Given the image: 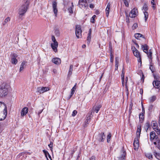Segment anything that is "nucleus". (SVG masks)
Returning a JSON list of instances; mask_svg holds the SVG:
<instances>
[{
  "label": "nucleus",
  "mask_w": 160,
  "mask_h": 160,
  "mask_svg": "<svg viewBox=\"0 0 160 160\" xmlns=\"http://www.w3.org/2000/svg\"><path fill=\"white\" fill-rule=\"evenodd\" d=\"M7 114V108L4 102H0V121L4 120Z\"/></svg>",
  "instance_id": "f257e3e1"
},
{
  "label": "nucleus",
  "mask_w": 160,
  "mask_h": 160,
  "mask_svg": "<svg viewBox=\"0 0 160 160\" xmlns=\"http://www.w3.org/2000/svg\"><path fill=\"white\" fill-rule=\"evenodd\" d=\"M24 3L19 9L18 14L20 16H22L26 12L29 6V2L28 0H26Z\"/></svg>",
  "instance_id": "f03ea898"
},
{
  "label": "nucleus",
  "mask_w": 160,
  "mask_h": 160,
  "mask_svg": "<svg viewBox=\"0 0 160 160\" xmlns=\"http://www.w3.org/2000/svg\"><path fill=\"white\" fill-rule=\"evenodd\" d=\"M64 5L63 9L65 11H66L67 9L69 13L72 14L73 13L72 9L74 6L72 2L71 3L70 2L65 1L64 2Z\"/></svg>",
  "instance_id": "7ed1b4c3"
},
{
  "label": "nucleus",
  "mask_w": 160,
  "mask_h": 160,
  "mask_svg": "<svg viewBox=\"0 0 160 160\" xmlns=\"http://www.w3.org/2000/svg\"><path fill=\"white\" fill-rule=\"evenodd\" d=\"M8 86L5 83H2L0 86V97L6 95L8 93Z\"/></svg>",
  "instance_id": "20e7f679"
},
{
  "label": "nucleus",
  "mask_w": 160,
  "mask_h": 160,
  "mask_svg": "<svg viewBox=\"0 0 160 160\" xmlns=\"http://www.w3.org/2000/svg\"><path fill=\"white\" fill-rule=\"evenodd\" d=\"M52 40L53 43H51V47L53 51L55 52H58L57 48L58 46V43L56 41L55 37L53 35L52 36Z\"/></svg>",
  "instance_id": "39448f33"
},
{
  "label": "nucleus",
  "mask_w": 160,
  "mask_h": 160,
  "mask_svg": "<svg viewBox=\"0 0 160 160\" xmlns=\"http://www.w3.org/2000/svg\"><path fill=\"white\" fill-rule=\"evenodd\" d=\"M151 125L154 130L156 132L157 134L160 135V127L158 126L157 122L155 121H153L151 122Z\"/></svg>",
  "instance_id": "423d86ee"
},
{
  "label": "nucleus",
  "mask_w": 160,
  "mask_h": 160,
  "mask_svg": "<svg viewBox=\"0 0 160 160\" xmlns=\"http://www.w3.org/2000/svg\"><path fill=\"white\" fill-rule=\"evenodd\" d=\"M75 34L77 37L79 38L82 37V30L80 25H77L75 26Z\"/></svg>",
  "instance_id": "0eeeda50"
},
{
  "label": "nucleus",
  "mask_w": 160,
  "mask_h": 160,
  "mask_svg": "<svg viewBox=\"0 0 160 160\" xmlns=\"http://www.w3.org/2000/svg\"><path fill=\"white\" fill-rule=\"evenodd\" d=\"M78 5L81 8L87 9L88 7L87 0H79Z\"/></svg>",
  "instance_id": "6e6552de"
},
{
  "label": "nucleus",
  "mask_w": 160,
  "mask_h": 160,
  "mask_svg": "<svg viewBox=\"0 0 160 160\" xmlns=\"http://www.w3.org/2000/svg\"><path fill=\"white\" fill-rule=\"evenodd\" d=\"M150 140L151 141L153 142L156 141L157 140L159 139L158 136L156 135L155 132L154 131L151 132L150 133Z\"/></svg>",
  "instance_id": "1a4fd4ad"
},
{
  "label": "nucleus",
  "mask_w": 160,
  "mask_h": 160,
  "mask_svg": "<svg viewBox=\"0 0 160 160\" xmlns=\"http://www.w3.org/2000/svg\"><path fill=\"white\" fill-rule=\"evenodd\" d=\"M50 88L47 87H39L37 88V92L40 93H42L49 90Z\"/></svg>",
  "instance_id": "9d476101"
},
{
  "label": "nucleus",
  "mask_w": 160,
  "mask_h": 160,
  "mask_svg": "<svg viewBox=\"0 0 160 160\" xmlns=\"http://www.w3.org/2000/svg\"><path fill=\"white\" fill-rule=\"evenodd\" d=\"M106 138L104 133L102 132L99 134L97 136L96 139L100 142H103Z\"/></svg>",
  "instance_id": "9b49d317"
},
{
  "label": "nucleus",
  "mask_w": 160,
  "mask_h": 160,
  "mask_svg": "<svg viewBox=\"0 0 160 160\" xmlns=\"http://www.w3.org/2000/svg\"><path fill=\"white\" fill-rule=\"evenodd\" d=\"M57 4V2L56 1H53L52 2L53 11L56 17L57 16L58 12Z\"/></svg>",
  "instance_id": "f8f14e48"
},
{
  "label": "nucleus",
  "mask_w": 160,
  "mask_h": 160,
  "mask_svg": "<svg viewBox=\"0 0 160 160\" xmlns=\"http://www.w3.org/2000/svg\"><path fill=\"white\" fill-rule=\"evenodd\" d=\"M12 57L11 59V63L14 64H16L18 62V60L16 58L18 57L17 54L14 53H12L11 54Z\"/></svg>",
  "instance_id": "ddd939ff"
},
{
  "label": "nucleus",
  "mask_w": 160,
  "mask_h": 160,
  "mask_svg": "<svg viewBox=\"0 0 160 160\" xmlns=\"http://www.w3.org/2000/svg\"><path fill=\"white\" fill-rule=\"evenodd\" d=\"M138 12V10L136 8H133L130 12L129 14V17L131 18L135 17Z\"/></svg>",
  "instance_id": "4468645a"
},
{
  "label": "nucleus",
  "mask_w": 160,
  "mask_h": 160,
  "mask_svg": "<svg viewBox=\"0 0 160 160\" xmlns=\"http://www.w3.org/2000/svg\"><path fill=\"white\" fill-rule=\"evenodd\" d=\"M154 88L160 90V81L158 80H154L152 83Z\"/></svg>",
  "instance_id": "2eb2a0df"
},
{
  "label": "nucleus",
  "mask_w": 160,
  "mask_h": 160,
  "mask_svg": "<svg viewBox=\"0 0 160 160\" xmlns=\"http://www.w3.org/2000/svg\"><path fill=\"white\" fill-rule=\"evenodd\" d=\"M134 55L137 58H138V62L141 63V55L140 52L137 50L136 51L133 52Z\"/></svg>",
  "instance_id": "dca6fc26"
},
{
  "label": "nucleus",
  "mask_w": 160,
  "mask_h": 160,
  "mask_svg": "<svg viewBox=\"0 0 160 160\" xmlns=\"http://www.w3.org/2000/svg\"><path fill=\"white\" fill-rule=\"evenodd\" d=\"M28 108L27 107H25L22 108L21 111V116L23 117L28 112Z\"/></svg>",
  "instance_id": "f3484780"
},
{
  "label": "nucleus",
  "mask_w": 160,
  "mask_h": 160,
  "mask_svg": "<svg viewBox=\"0 0 160 160\" xmlns=\"http://www.w3.org/2000/svg\"><path fill=\"white\" fill-rule=\"evenodd\" d=\"M52 62L54 64L57 65L60 64L61 63V59L58 58H53L52 59Z\"/></svg>",
  "instance_id": "a211bd4d"
},
{
  "label": "nucleus",
  "mask_w": 160,
  "mask_h": 160,
  "mask_svg": "<svg viewBox=\"0 0 160 160\" xmlns=\"http://www.w3.org/2000/svg\"><path fill=\"white\" fill-rule=\"evenodd\" d=\"M133 145L135 150H138L139 148L138 140L137 138H135L133 143Z\"/></svg>",
  "instance_id": "6ab92c4d"
},
{
  "label": "nucleus",
  "mask_w": 160,
  "mask_h": 160,
  "mask_svg": "<svg viewBox=\"0 0 160 160\" xmlns=\"http://www.w3.org/2000/svg\"><path fill=\"white\" fill-rule=\"evenodd\" d=\"M92 34V29L91 28H90L89 29V32L88 34V36L87 37V43L89 44L91 41V35Z\"/></svg>",
  "instance_id": "aec40b11"
},
{
  "label": "nucleus",
  "mask_w": 160,
  "mask_h": 160,
  "mask_svg": "<svg viewBox=\"0 0 160 160\" xmlns=\"http://www.w3.org/2000/svg\"><path fill=\"white\" fill-rule=\"evenodd\" d=\"M76 85H77V83H76L74 87L72 88V89L71 90V94L70 95V96L69 97L68 99H70L71 97H72L74 93V92L76 90Z\"/></svg>",
  "instance_id": "412c9836"
},
{
  "label": "nucleus",
  "mask_w": 160,
  "mask_h": 160,
  "mask_svg": "<svg viewBox=\"0 0 160 160\" xmlns=\"http://www.w3.org/2000/svg\"><path fill=\"white\" fill-rule=\"evenodd\" d=\"M153 143L156 147L160 150V140L158 139L156 141L153 142Z\"/></svg>",
  "instance_id": "4be33fe9"
},
{
  "label": "nucleus",
  "mask_w": 160,
  "mask_h": 160,
  "mask_svg": "<svg viewBox=\"0 0 160 160\" xmlns=\"http://www.w3.org/2000/svg\"><path fill=\"white\" fill-rule=\"evenodd\" d=\"M142 48L144 52L145 53H148L149 48L148 46L146 44H145L144 45H142Z\"/></svg>",
  "instance_id": "5701e85b"
},
{
  "label": "nucleus",
  "mask_w": 160,
  "mask_h": 160,
  "mask_svg": "<svg viewBox=\"0 0 160 160\" xmlns=\"http://www.w3.org/2000/svg\"><path fill=\"white\" fill-rule=\"evenodd\" d=\"M115 70H117L118 69V63H119V58L118 57H116L115 58Z\"/></svg>",
  "instance_id": "b1692460"
},
{
  "label": "nucleus",
  "mask_w": 160,
  "mask_h": 160,
  "mask_svg": "<svg viewBox=\"0 0 160 160\" xmlns=\"http://www.w3.org/2000/svg\"><path fill=\"white\" fill-rule=\"evenodd\" d=\"M110 8V3H108L106 8V16L108 17L109 15V10Z\"/></svg>",
  "instance_id": "393cba45"
},
{
  "label": "nucleus",
  "mask_w": 160,
  "mask_h": 160,
  "mask_svg": "<svg viewBox=\"0 0 160 160\" xmlns=\"http://www.w3.org/2000/svg\"><path fill=\"white\" fill-rule=\"evenodd\" d=\"M101 107V106L100 105H98L97 106H94L93 108V110H94L96 113H98Z\"/></svg>",
  "instance_id": "a878e982"
},
{
  "label": "nucleus",
  "mask_w": 160,
  "mask_h": 160,
  "mask_svg": "<svg viewBox=\"0 0 160 160\" xmlns=\"http://www.w3.org/2000/svg\"><path fill=\"white\" fill-rule=\"evenodd\" d=\"M148 10V6L147 4L146 3H144L142 7V10L143 12H147Z\"/></svg>",
  "instance_id": "bb28decb"
},
{
  "label": "nucleus",
  "mask_w": 160,
  "mask_h": 160,
  "mask_svg": "<svg viewBox=\"0 0 160 160\" xmlns=\"http://www.w3.org/2000/svg\"><path fill=\"white\" fill-rule=\"evenodd\" d=\"M26 62L25 61H23L20 66V68L19 69V71L21 72L22 71L24 68V66L25 65V64L26 63Z\"/></svg>",
  "instance_id": "cd10ccee"
},
{
  "label": "nucleus",
  "mask_w": 160,
  "mask_h": 160,
  "mask_svg": "<svg viewBox=\"0 0 160 160\" xmlns=\"http://www.w3.org/2000/svg\"><path fill=\"white\" fill-rule=\"evenodd\" d=\"M141 130V126H138L137 130L136 132V135L138 137L140 136Z\"/></svg>",
  "instance_id": "c85d7f7f"
},
{
  "label": "nucleus",
  "mask_w": 160,
  "mask_h": 160,
  "mask_svg": "<svg viewBox=\"0 0 160 160\" xmlns=\"http://www.w3.org/2000/svg\"><path fill=\"white\" fill-rule=\"evenodd\" d=\"M134 36L135 38L138 39H139V38L142 37L143 38H144L143 35L139 33H136L134 35Z\"/></svg>",
  "instance_id": "c756f323"
},
{
  "label": "nucleus",
  "mask_w": 160,
  "mask_h": 160,
  "mask_svg": "<svg viewBox=\"0 0 160 160\" xmlns=\"http://www.w3.org/2000/svg\"><path fill=\"white\" fill-rule=\"evenodd\" d=\"M154 155L155 157L158 159L160 160V153L156 152L155 151L154 152Z\"/></svg>",
  "instance_id": "7c9ffc66"
},
{
  "label": "nucleus",
  "mask_w": 160,
  "mask_h": 160,
  "mask_svg": "<svg viewBox=\"0 0 160 160\" xmlns=\"http://www.w3.org/2000/svg\"><path fill=\"white\" fill-rule=\"evenodd\" d=\"M156 99V97L155 96L153 95L149 98V101L150 102H153Z\"/></svg>",
  "instance_id": "2f4dec72"
},
{
  "label": "nucleus",
  "mask_w": 160,
  "mask_h": 160,
  "mask_svg": "<svg viewBox=\"0 0 160 160\" xmlns=\"http://www.w3.org/2000/svg\"><path fill=\"white\" fill-rule=\"evenodd\" d=\"M143 113H141L139 115V118L140 119V121L142 122L143 121L144 119V116Z\"/></svg>",
  "instance_id": "473e14b6"
},
{
  "label": "nucleus",
  "mask_w": 160,
  "mask_h": 160,
  "mask_svg": "<svg viewBox=\"0 0 160 160\" xmlns=\"http://www.w3.org/2000/svg\"><path fill=\"white\" fill-rule=\"evenodd\" d=\"M42 151H43V153H44L45 155V157L47 158V160H49L48 158V156H49L51 158V156L49 154L48 152L47 151L45 150H43Z\"/></svg>",
  "instance_id": "72a5a7b5"
},
{
  "label": "nucleus",
  "mask_w": 160,
  "mask_h": 160,
  "mask_svg": "<svg viewBox=\"0 0 160 160\" xmlns=\"http://www.w3.org/2000/svg\"><path fill=\"white\" fill-rule=\"evenodd\" d=\"M73 67V66L72 65H71L69 68L68 72V75L71 76L72 74V68Z\"/></svg>",
  "instance_id": "f704fd0d"
},
{
  "label": "nucleus",
  "mask_w": 160,
  "mask_h": 160,
  "mask_svg": "<svg viewBox=\"0 0 160 160\" xmlns=\"http://www.w3.org/2000/svg\"><path fill=\"white\" fill-rule=\"evenodd\" d=\"M150 127V124L148 122H146L145 125V128L146 130V132L148 130L149 128Z\"/></svg>",
  "instance_id": "c9c22d12"
},
{
  "label": "nucleus",
  "mask_w": 160,
  "mask_h": 160,
  "mask_svg": "<svg viewBox=\"0 0 160 160\" xmlns=\"http://www.w3.org/2000/svg\"><path fill=\"white\" fill-rule=\"evenodd\" d=\"M54 33L55 34V35L57 36L58 37L60 36V31L59 29L56 28L55 30L54 31Z\"/></svg>",
  "instance_id": "e433bc0d"
},
{
  "label": "nucleus",
  "mask_w": 160,
  "mask_h": 160,
  "mask_svg": "<svg viewBox=\"0 0 160 160\" xmlns=\"http://www.w3.org/2000/svg\"><path fill=\"white\" fill-rule=\"evenodd\" d=\"M144 15V18L145 22L146 21L147 19L148 18V13L147 12H143Z\"/></svg>",
  "instance_id": "4c0bfd02"
},
{
  "label": "nucleus",
  "mask_w": 160,
  "mask_h": 160,
  "mask_svg": "<svg viewBox=\"0 0 160 160\" xmlns=\"http://www.w3.org/2000/svg\"><path fill=\"white\" fill-rule=\"evenodd\" d=\"M151 2L152 5V7L153 8V9L154 10L156 8V5L154 2V0H151Z\"/></svg>",
  "instance_id": "58836bf2"
},
{
  "label": "nucleus",
  "mask_w": 160,
  "mask_h": 160,
  "mask_svg": "<svg viewBox=\"0 0 160 160\" xmlns=\"http://www.w3.org/2000/svg\"><path fill=\"white\" fill-rule=\"evenodd\" d=\"M111 134L110 133H109L107 137V142L108 143L110 142V138L111 137Z\"/></svg>",
  "instance_id": "ea45409f"
},
{
  "label": "nucleus",
  "mask_w": 160,
  "mask_h": 160,
  "mask_svg": "<svg viewBox=\"0 0 160 160\" xmlns=\"http://www.w3.org/2000/svg\"><path fill=\"white\" fill-rule=\"evenodd\" d=\"M10 17H7V18H6L5 19V20H4V22L3 23V24H3V25H5L6 24L7 22H9V21H10Z\"/></svg>",
  "instance_id": "a19ab883"
},
{
  "label": "nucleus",
  "mask_w": 160,
  "mask_h": 160,
  "mask_svg": "<svg viewBox=\"0 0 160 160\" xmlns=\"http://www.w3.org/2000/svg\"><path fill=\"white\" fill-rule=\"evenodd\" d=\"M145 156L149 159L152 158V155L150 153H146L145 154Z\"/></svg>",
  "instance_id": "79ce46f5"
},
{
  "label": "nucleus",
  "mask_w": 160,
  "mask_h": 160,
  "mask_svg": "<svg viewBox=\"0 0 160 160\" xmlns=\"http://www.w3.org/2000/svg\"><path fill=\"white\" fill-rule=\"evenodd\" d=\"M149 58H151L152 55V52L151 51V50H150L149 51V52L148 51V53H146Z\"/></svg>",
  "instance_id": "37998d69"
},
{
  "label": "nucleus",
  "mask_w": 160,
  "mask_h": 160,
  "mask_svg": "<svg viewBox=\"0 0 160 160\" xmlns=\"http://www.w3.org/2000/svg\"><path fill=\"white\" fill-rule=\"evenodd\" d=\"M126 155V153L125 151L123 152V154H122V156L120 158L121 159H122L123 160H125V156Z\"/></svg>",
  "instance_id": "c03bdc74"
},
{
  "label": "nucleus",
  "mask_w": 160,
  "mask_h": 160,
  "mask_svg": "<svg viewBox=\"0 0 160 160\" xmlns=\"http://www.w3.org/2000/svg\"><path fill=\"white\" fill-rule=\"evenodd\" d=\"M111 54H110V61L111 62H113V59L114 58V56L112 54L111 52V50H110Z\"/></svg>",
  "instance_id": "a18cd8bd"
},
{
  "label": "nucleus",
  "mask_w": 160,
  "mask_h": 160,
  "mask_svg": "<svg viewBox=\"0 0 160 160\" xmlns=\"http://www.w3.org/2000/svg\"><path fill=\"white\" fill-rule=\"evenodd\" d=\"M149 68L151 70L152 72H154V68L152 65H150V66Z\"/></svg>",
  "instance_id": "49530a36"
},
{
  "label": "nucleus",
  "mask_w": 160,
  "mask_h": 160,
  "mask_svg": "<svg viewBox=\"0 0 160 160\" xmlns=\"http://www.w3.org/2000/svg\"><path fill=\"white\" fill-rule=\"evenodd\" d=\"M153 108V105H150L148 107V110L150 112H151L152 111V108Z\"/></svg>",
  "instance_id": "de8ad7c7"
},
{
  "label": "nucleus",
  "mask_w": 160,
  "mask_h": 160,
  "mask_svg": "<svg viewBox=\"0 0 160 160\" xmlns=\"http://www.w3.org/2000/svg\"><path fill=\"white\" fill-rule=\"evenodd\" d=\"M96 17V15H94L92 18V19H91V22H92L93 23H94L95 20L94 18Z\"/></svg>",
  "instance_id": "09e8293b"
},
{
  "label": "nucleus",
  "mask_w": 160,
  "mask_h": 160,
  "mask_svg": "<svg viewBox=\"0 0 160 160\" xmlns=\"http://www.w3.org/2000/svg\"><path fill=\"white\" fill-rule=\"evenodd\" d=\"M131 49H132V50L133 52L137 50V49L134 46H132Z\"/></svg>",
  "instance_id": "8fccbe9b"
},
{
  "label": "nucleus",
  "mask_w": 160,
  "mask_h": 160,
  "mask_svg": "<svg viewBox=\"0 0 160 160\" xmlns=\"http://www.w3.org/2000/svg\"><path fill=\"white\" fill-rule=\"evenodd\" d=\"M77 112L76 110H74L72 112V116H75L76 115V114H77Z\"/></svg>",
  "instance_id": "3c124183"
},
{
  "label": "nucleus",
  "mask_w": 160,
  "mask_h": 160,
  "mask_svg": "<svg viewBox=\"0 0 160 160\" xmlns=\"http://www.w3.org/2000/svg\"><path fill=\"white\" fill-rule=\"evenodd\" d=\"M124 2L125 4V6L127 7H128L129 6V4L128 3V2L127 1V0H124Z\"/></svg>",
  "instance_id": "603ef678"
},
{
  "label": "nucleus",
  "mask_w": 160,
  "mask_h": 160,
  "mask_svg": "<svg viewBox=\"0 0 160 160\" xmlns=\"http://www.w3.org/2000/svg\"><path fill=\"white\" fill-rule=\"evenodd\" d=\"M52 142H51L50 144L48 145L49 147L50 148L51 150L52 148Z\"/></svg>",
  "instance_id": "864d4df0"
},
{
  "label": "nucleus",
  "mask_w": 160,
  "mask_h": 160,
  "mask_svg": "<svg viewBox=\"0 0 160 160\" xmlns=\"http://www.w3.org/2000/svg\"><path fill=\"white\" fill-rule=\"evenodd\" d=\"M134 27V29H135L136 28H137L138 27V24L137 23H134L133 25V28Z\"/></svg>",
  "instance_id": "5fc2aeb1"
},
{
  "label": "nucleus",
  "mask_w": 160,
  "mask_h": 160,
  "mask_svg": "<svg viewBox=\"0 0 160 160\" xmlns=\"http://www.w3.org/2000/svg\"><path fill=\"white\" fill-rule=\"evenodd\" d=\"M90 119V116L87 117V122H86V123H87V124H88V120H89Z\"/></svg>",
  "instance_id": "6e6d98bb"
},
{
  "label": "nucleus",
  "mask_w": 160,
  "mask_h": 160,
  "mask_svg": "<svg viewBox=\"0 0 160 160\" xmlns=\"http://www.w3.org/2000/svg\"><path fill=\"white\" fill-rule=\"evenodd\" d=\"M89 7L91 8H94V6L93 4H90Z\"/></svg>",
  "instance_id": "4d7b16f0"
},
{
  "label": "nucleus",
  "mask_w": 160,
  "mask_h": 160,
  "mask_svg": "<svg viewBox=\"0 0 160 160\" xmlns=\"http://www.w3.org/2000/svg\"><path fill=\"white\" fill-rule=\"evenodd\" d=\"M124 73L122 72L121 75V79L124 78Z\"/></svg>",
  "instance_id": "13d9d810"
},
{
  "label": "nucleus",
  "mask_w": 160,
  "mask_h": 160,
  "mask_svg": "<svg viewBox=\"0 0 160 160\" xmlns=\"http://www.w3.org/2000/svg\"><path fill=\"white\" fill-rule=\"evenodd\" d=\"M144 75L143 74H142V78H141V80L142 81H143V82L144 81Z\"/></svg>",
  "instance_id": "bf43d9fd"
},
{
  "label": "nucleus",
  "mask_w": 160,
  "mask_h": 160,
  "mask_svg": "<svg viewBox=\"0 0 160 160\" xmlns=\"http://www.w3.org/2000/svg\"><path fill=\"white\" fill-rule=\"evenodd\" d=\"M90 160H95V157L94 156H92L90 159Z\"/></svg>",
  "instance_id": "052dcab7"
},
{
  "label": "nucleus",
  "mask_w": 160,
  "mask_h": 160,
  "mask_svg": "<svg viewBox=\"0 0 160 160\" xmlns=\"http://www.w3.org/2000/svg\"><path fill=\"white\" fill-rule=\"evenodd\" d=\"M122 81V84L123 86L124 85V78L121 79Z\"/></svg>",
  "instance_id": "680f3d73"
},
{
  "label": "nucleus",
  "mask_w": 160,
  "mask_h": 160,
  "mask_svg": "<svg viewBox=\"0 0 160 160\" xmlns=\"http://www.w3.org/2000/svg\"><path fill=\"white\" fill-rule=\"evenodd\" d=\"M142 113H145V110L144 108H143V105H142Z\"/></svg>",
  "instance_id": "e2e57ef3"
},
{
  "label": "nucleus",
  "mask_w": 160,
  "mask_h": 160,
  "mask_svg": "<svg viewBox=\"0 0 160 160\" xmlns=\"http://www.w3.org/2000/svg\"><path fill=\"white\" fill-rule=\"evenodd\" d=\"M109 48L111 50L112 49V44L111 43H109Z\"/></svg>",
  "instance_id": "0e129e2a"
},
{
  "label": "nucleus",
  "mask_w": 160,
  "mask_h": 160,
  "mask_svg": "<svg viewBox=\"0 0 160 160\" xmlns=\"http://www.w3.org/2000/svg\"><path fill=\"white\" fill-rule=\"evenodd\" d=\"M140 93L142 95L143 93V89H140Z\"/></svg>",
  "instance_id": "69168bd1"
},
{
  "label": "nucleus",
  "mask_w": 160,
  "mask_h": 160,
  "mask_svg": "<svg viewBox=\"0 0 160 160\" xmlns=\"http://www.w3.org/2000/svg\"><path fill=\"white\" fill-rule=\"evenodd\" d=\"M57 70H56V69H54L53 70V72L55 74L57 73Z\"/></svg>",
  "instance_id": "338daca9"
},
{
  "label": "nucleus",
  "mask_w": 160,
  "mask_h": 160,
  "mask_svg": "<svg viewBox=\"0 0 160 160\" xmlns=\"http://www.w3.org/2000/svg\"><path fill=\"white\" fill-rule=\"evenodd\" d=\"M158 123L159 124V127H160V116H159V119L158 120Z\"/></svg>",
  "instance_id": "774afa93"
}]
</instances>
